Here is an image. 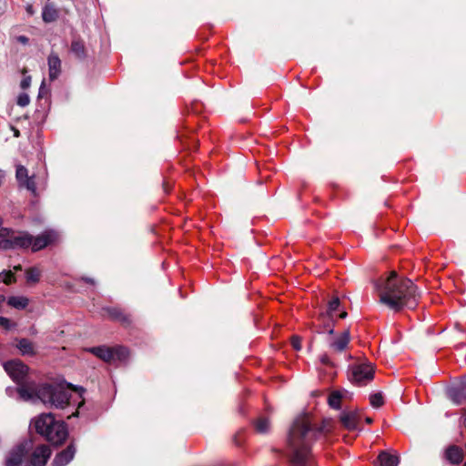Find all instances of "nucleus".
Segmentation results:
<instances>
[{
  "label": "nucleus",
  "instance_id": "obj_1",
  "mask_svg": "<svg viewBox=\"0 0 466 466\" xmlns=\"http://www.w3.org/2000/svg\"><path fill=\"white\" fill-rule=\"evenodd\" d=\"M373 285L379 302L394 311H400L405 307L413 309L420 297L414 283L409 279L399 277L395 271L380 277Z\"/></svg>",
  "mask_w": 466,
  "mask_h": 466
},
{
  "label": "nucleus",
  "instance_id": "obj_2",
  "mask_svg": "<svg viewBox=\"0 0 466 466\" xmlns=\"http://www.w3.org/2000/svg\"><path fill=\"white\" fill-rule=\"evenodd\" d=\"M330 431L329 420H323L320 428L312 426L308 415L297 417L289 430V444L292 451L291 461L295 466H306L310 460V447L318 435Z\"/></svg>",
  "mask_w": 466,
  "mask_h": 466
},
{
  "label": "nucleus",
  "instance_id": "obj_3",
  "mask_svg": "<svg viewBox=\"0 0 466 466\" xmlns=\"http://www.w3.org/2000/svg\"><path fill=\"white\" fill-rule=\"evenodd\" d=\"M71 389L78 391L80 395L84 392L82 387L75 386L68 382H63L57 385H42L38 387L37 397L44 404L64 409L69 402V394L66 389Z\"/></svg>",
  "mask_w": 466,
  "mask_h": 466
},
{
  "label": "nucleus",
  "instance_id": "obj_4",
  "mask_svg": "<svg viewBox=\"0 0 466 466\" xmlns=\"http://www.w3.org/2000/svg\"><path fill=\"white\" fill-rule=\"evenodd\" d=\"M35 427L39 434L55 445L62 444L67 437L66 424L56 420L51 413L40 415L35 420Z\"/></svg>",
  "mask_w": 466,
  "mask_h": 466
},
{
  "label": "nucleus",
  "instance_id": "obj_5",
  "mask_svg": "<svg viewBox=\"0 0 466 466\" xmlns=\"http://www.w3.org/2000/svg\"><path fill=\"white\" fill-rule=\"evenodd\" d=\"M29 244L30 238L28 233H15L7 228H0V249L6 250L25 248Z\"/></svg>",
  "mask_w": 466,
  "mask_h": 466
},
{
  "label": "nucleus",
  "instance_id": "obj_6",
  "mask_svg": "<svg viewBox=\"0 0 466 466\" xmlns=\"http://www.w3.org/2000/svg\"><path fill=\"white\" fill-rule=\"evenodd\" d=\"M89 351L97 358L110 364L123 362L127 360L129 355L128 350L121 346L113 348L106 346L95 347L90 349Z\"/></svg>",
  "mask_w": 466,
  "mask_h": 466
},
{
  "label": "nucleus",
  "instance_id": "obj_7",
  "mask_svg": "<svg viewBox=\"0 0 466 466\" xmlns=\"http://www.w3.org/2000/svg\"><path fill=\"white\" fill-rule=\"evenodd\" d=\"M374 367L370 362H360L351 366V380L353 382L361 384L370 381L373 379Z\"/></svg>",
  "mask_w": 466,
  "mask_h": 466
},
{
  "label": "nucleus",
  "instance_id": "obj_8",
  "mask_svg": "<svg viewBox=\"0 0 466 466\" xmlns=\"http://www.w3.org/2000/svg\"><path fill=\"white\" fill-rule=\"evenodd\" d=\"M4 369L10 378L17 384H22L28 373V367L19 360H14L4 363Z\"/></svg>",
  "mask_w": 466,
  "mask_h": 466
},
{
  "label": "nucleus",
  "instance_id": "obj_9",
  "mask_svg": "<svg viewBox=\"0 0 466 466\" xmlns=\"http://www.w3.org/2000/svg\"><path fill=\"white\" fill-rule=\"evenodd\" d=\"M57 238L58 235L54 230H46L36 238H33L29 235L30 244L25 248H31L33 251H37L55 242Z\"/></svg>",
  "mask_w": 466,
  "mask_h": 466
},
{
  "label": "nucleus",
  "instance_id": "obj_10",
  "mask_svg": "<svg viewBox=\"0 0 466 466\" xmlns=\"http://www.w3.org/2000/svg\"><path fill=\"white\" fill-rule=\"evenodd\" d=\"M15 177L20 187H25L34 196L36 195L35 177L28 175V170L22 165L16 167Z\"/></svg>",
  "mask_w": 466,
  "mask_h": 466
},
{
  "label": "nucleus",
  "instance_id": "obj_11",
  "mask_svg": "<svg viewBox=\"0 0 466 466\" xmlns=\"http://www.w3.org/2000/svg\"><path fill=\"white\" fill-rule=\"evenodd\" d=\"M30 446L29 442H23L15 447L5 459V466H19Z\"/></svg>",
  "mask_w": 466,
  "mask_h": 466
},
{
  "label": "nucleus",
  "instance_id": "obj_12",
  "mask_svg": "<svg viewBox=\"0 0 466 466\" xmlns=\"http://www.w3.org/2000/svg\"><path fill=\"white\" fill-rule=\"evenodd\" d=\"M449 399L456 405L466 402V379L447 390Z\"/></svg>",
  "mask_w": 466,
  "mask_h": 466
},
{
  "label": "nucleus",
  "instance_id": "obj_13",
  "mask_svg": "<svg viewBox=\"0 0 466 466\" xmlns=\"http://www.w3.org/2000/svg\"><path fill=\"white\" fill-rule=\"evenodd\" d=\"M50 455V449L46 445H40L33 452L30 463L27 466H45Z\"/></svg>",
  "mask_w": 466,
  "mask_h": 466
},
{
  "label": "nucleus",
  "instance_id": "obj_14",
  "mask_svg": "<svg viewBox=\"0 0 466 466\" xmlns=\"http://www.w3.org/2000/svg\"><path fill=\"white\" fill-rule=\"evenodd\" d=\"M360 415L356 411H342L339 415V420L345 429L354 431L358 429Z\"/></svg>",
  "mask_w": 466,
  "mask_h": 466
},
{
  "label": "nucleus",
  "instance_id": "obj_15",
  "mask_svg": "<svg viewBox=\"0 0 466 466\" xmlns=\"http://www.w3.org/2000/svg\"><path fill=\"white\" fill-rule=\"evenodd\" d=\"M47 64L49 78L51 81L56 80L61 73V60L56 54L51 53Z\"/></svg>",
  "mask_w": 466,
  "mask_h": 466
},
{
  "label": "nucleus",
  "instance_id": "obj_16",
  "mask_svg": "<svg viewBox=\"0 0 466 466\" xmlns=\"http://www.w3.org/2000/svg\"><path fill=\"white\" fill-rule=\"evenodd\" d=\"M75 453L76 448L73 445H69L66 450L62 451L55 457L53 465L66 466L73 460Z\"/></svg>",
  "mask_w": 466,
  "mask_h": 466
},
{
  "label": "nucleus",
  "instance_id": "obj_17",
  "mask_svg": "<svg viewBox=\"0 0 466 466\" xmlns=\"http://www.w3.org/2000/svg\"><path fill=\"white\" fill-rule=\"evenodd\" d=\"M37 388H35L31 385H24L20 386L16 391L18 394V397L25 401H32L35 402L36 400H39L37 397Z\"/></svg>",
  "mask_w": 466,
  "mask_h": 466
},
{
  "label": "nucleus",
  "instance_id": "obj_18",
  "mask_svg": "<svg viewBox=\"0 0 466 466\" xmlns=\"http://www.w3.org/2000/svg\"><path fill=\"white\" fill-rule=\"evenodd\" d=\"M350 341V331L345 330L339 336L334 339V340L329 342V347L334 351L341 352L343 351Z\"/></svg>",
  "mask_w": 466,
  "mask_h": 466
},
{
  "label": "nucleus",
  "instance_id": "obj_19",
  "mask_svg": "<svg viewBox=\"0 0 466 466\" xmlns=\"http://www.w3.org/2000/svg\"><path fill=\"white\" fill-rule=\"evenodd\" d=\"M15 348L24 356H35L36 353L35 344L27 339H16Z\"/></svg>",
  "mask_w": 466,
  "mask_h": 466
},
{
  "label": "nucleus",
  "instance_id": "obj_20",
  "mask_svg": "<svg viewBox=\"0 0 466 466\" xmlns=\"http://www.w3.org/2000/svg\"><path fill=\"white\" fill-rule=\"evenodd\" d=\"M445 458L452 464H459L463 459V451L457 446H450L445 451Z\"/></svg>",
  "mask_w": 466,
  "mask_h": 466
},
{
  "label": "nucleus",
  "instance_id": "obj_21",
  "mask_svg": "<svg viewBox=\"0 0 466 466\" xmlns=\"http://www.w3.org/2000/svg\"><path fill=\"white\" fill-rule=\"evenodd\" d=\"M42 18L45 23L55 22L58 18V10L53 4H46L42 11Z\"/></svg>",
  "mask_w": 466,
  "mask_h": 466
},
{
  "label": "nucleus",
  "instance_id": "obj_22",
  "mask_svg": "<svg viewBox=\"0 0 466 466\" xmlns=\"http://www.w3.org/2000/svg\"><path fill=\"white\" fill-rule=\"evenodd\" d=\"M7 304L16 309H24L29 304V299L25 296H11L7 299Z\"/></svg>",
  "mask_w": 466,
  "mask_h": 466
},
{
  "label": "nucleus",
  "instance_id": "obj_23",
  "mask_svg": "<svg viewBox=\"0 0 466 466\" xmlns=\"http://www.w3.org/2000/svg\"><path fill=\"white\" fill-rule=\"evenodd\" d=\"M378 460L380 466H398L400 462L398 456L390 454L386 451L380 452Z\"/></svg>",
  "mask_w": 466,
  "mask_h": 466
},
{
  "label": "nucleus",
  "instance_id": "obj_24",
  "mask_svg": "<svg viewBox=\"0 0 466 466\" xmlns=\"http://www.w3.org/2000/svg\"><path fill=\"white\" fill-rule=\"evenodd\" d=\"M339 307H340V301H339V299L338 297H335L333 298L329 302V305H328V309H327V311L325 313H321L320 314V317H325L327 316L328 318L329 319H333L335 313L337 311H339Z\"/></svg>",
  "mask_w": 466,
  "mask_h": 466
},
{
  "label": "nucleus",
  "instance_id": "obj_25",
  "mask_svg": "<svg viewBox=\"0 0 466 466\" xmlns=\"http://www.w3.org/2000/svg\"><path fill=\"white\" fill-rule=\"evenodd\" d=\"M347 391L336 390L330 393L329 397V405L336 410L340 408V401Z\"/></svg>",
  "mask_w": 466,
  "mask_h": 466
},
{
  "label": "nucleus",
  "instance_id": "obj_26",
  "mask_svg": "<svg viewBox=\"0 0 466 466\" xmlns=\"http://www.w3.org/2000/svg\"><path fill=\"white\" fill-rule=\"evenodd\" d=\"M71 51L79 59H83L86 56L85 46L83 42L79 40H74L72 42Z\"/></svg>",
  "mask_w": 466,
  "mask_h": 466
},
{
  "label": "nucleus",
  "instance_id": "obj_27",
  "mask_svg": "<svg viewBox=\"0 0 466 466\" xmlns=\"http://www.w3.org/2000/svg\"><path fill=\"white\" fill-rule=\"evenodd\" d=\"M41 272L36 268H30L25 272V278L28 282L36 283L40 279Z\"/></svg>",
  "mask_w": 466,
  "mask_h": 466
},
{
  "label": "nucleus",
  "instance_id": "obj_28",
  "mask_svg": "<svg viewBox=\"0 0 466 466\" xmlns=\"http://www.w3.org/2000/svg\"><path fill=\"white\" fill-rule=\"evenodd\" d=\"M256 430L259 433H267L269 430V421L266 418H259L256 422Z\"/></svg>",
  "mask_w": 466,
  "mask_h": 466
},
{
  "label": "nucleus",
  "instance_id": "obj_29",
  "mask_svg": "<svg viewBox=\"0 0 466 466\" xmlns=\"http://www.w3.org/2000/svg\"><path fill=\"white\" fill-rule=\"evenodd\" d=\"M370 401L372 407L379 408L383 404V397L380 393H374L370 395Z\"/></svg>",
  "mask_w": 466,
  "mask_h": 466
},
{
  "label": "nucleus",
  "instance_id": "obj_30",
  "mask_svg": "<svg viewBox=\"0 0 466 466\" xmlns=\"http://www.w3.org/2000/svg\"><path fill=\"white\" fill-rule=\"evenodd\" d=\"M16 103L20 106H26L30 103L29 96L26 93L19 94Z\"/></svg>",
  "mask_w": 466,
  "mask_h": 466
},
{
  "label": "nucleus",
  "instance_id": "obj_31",
  "mask_svg": "<svg viewBox=\"0 0 466 466\" xmlns=\"http://www.w3.org/2000/svg\"><path fill=\"white\" fill-rule=\"evenodd\" d=\"M1 275H4L3 281L5 284H10L14 281V275L11 271H4Z\"/></svg>",
  "mask_w": 466,
  "mask_h": 466
},
{
  "label": "nucleus",
  "instance_id": "obj_32",
  "mask_svg": "<svg viewBox=\"0 0 466 466\" xmlns=\"http://www.w3.org/2000/svg\"><path fill=\"white\" fill-rule=\"evenodd\" d=\"M30 85H31V76H25L20 83V86L23 89L28 88L30 86Z\"/></svg>",
  "mask_w": 466,
  "mask_h": 466
},
{
  "label": "nucleus",
  "instance_id": "obj_33",
  "mask_svg": "<svg viewBox=\"0 0 466 466\" xmlns=\"http://www.w3.org/2000/svg\"><path fill=\"white\" fill-rule=\"evenodd\" d=\"M0 325L5 327L6 329H11L12 325L7 318L0 317Z\"/></svg>",
  "mask_w": 466,
  "mask_h": 466
},
{
  "label": "nucleus",
  "instance_id": "obj_34",
  "mask_svg": "<svg viewBox=\"0 0 466 466\" xmlns=\"http://www.w3.org/2000/svg\"><path fill=\"white\" fill-rule=\"evenodd\" d=\"M291 343L296 350H299L301 349L300 339L299 337H293Z\"/></svg>",
  "mask_w": 466,
  "mask_h": 466
},
{
  "label": "nucleus",
  "instance_id": "obj_35",
  "mask_svg": "<svg viewBox=\"0 0 466 466\" xmlns=\"http://www.w3.org/2000/svg\"><path fill=\"white\" fill-rule=\"evenodd\" d=\"M48 93V89L46 87V82L45 80L42 81L40 88H39V94L38 96H44Z\"/></svg>",
  "mask_w": 466,
  "mask_h": 466
},
{
  "label": "nucleus",
  "instance_id": "obj_36",
  "mask_svg": "<svg viewBox=\"0 0 466 466\" xmlns=\"http://www.w3.org/2000/svg\"><path fill=\"white\" fill-rule=\"evenodd\" d=\"M25 10L29 15H33L35 14V9H34L33 5L30 4L26 5Z\"/></svg>",
  "mask_w": 466,
  "mask_h": 466
},
{
  "label": "nucleus",
  "instance_id": "obj_37",
  "mask_svg": "<svg viewBox=\"0 0 466 466\" xmlns=\"http://www.w3.org/2000/svg\"><path fill=\"white\" fill-rule=\"evenodd\" d=\"M320 361H321L323 364H327V365L330 363L329 359V357H328L327 355H323V356H321V358H320Z\"/></svg>",
  "mask_w": 466,
  "mask_h": 466
},
{
  "label": "nucleus",
  "instance_id": "obj_38",
  "mask_svg": "<svg viewBox=\"0 0 466 466\" xmlns=\"http://www.w3.org/2000/svg\"><path fill=\"white\" fill-rule=\"evenodd\" d=\"M18 41L21 42L22 44L25 45L28 43V38L25 35H20V36H18Z\"/></svg>",
  "mask_w": 466,
  "mask_h": 466
},
{
  "label": "nucleus",
  "instance_id": "obj_39",
  "mask_svg": "<svg viewBox=\"0 0 466 466\" xmlns=\"http://www.w3.org/2000/svg\"><path fill=\"white\" fill-rule=\"evenodd\" d=\"M111 314L114 318L116 319H118L119 318V314L117 313V310L116 309H112L111 311Z\"/></svg>",
  "mask_w": 466,
  "mask_h": 466
},
{
  "label": "nucleus",
  "instance_id": "obj_40",
  "mask_svg": "<svg viewBox=\"0 0 466 466\" xmlns=\"http://www.w3.org/2000/svg\"><path fill=\"white\" fill-rule=\"evenodd\" d=\"M347 317V312L345 310H342L340 313H339V318L341 319H345Z\"/></svg>",
  "mask_w": 466,
  "mask_h": 466
},
{
  "label": "nucleus",
  "instance_id": "obj_41",
  "mask_svg": "<svg viewBox=\"0 0 466 466\" xmlns=\"http://www.w3.org/2000/svg\"><path fill=\"white\" fill-rule=\"evenodd\" d=\"M3 178H4V172L2 170H0V185L2 184Z\"/></svg>",
  "mask_w": 466,
  "mask_h": 466
},
{
  "label": "nucleus",
  "instance_id": "obj_42",
  "mask_svg": "<svg viewBox=\"0 0 466 466\" xmlns=\"http://www.w3.org/2000/svg\"><path fill=\"white\" fill-rule=\"evenodd\" d=\"M365 421H366L368 424H370V423H372V419H371V418H370V417H367V418L365 419Z\"/></svg>",
  "mask_w": 466,
  "mask_h": 466
},
{
  "label": "nucleus",
  "instance_id": "obj_43",
  "mask_svg": "<svg viewBox=\"0 0 466 466\" xmlns=\"http://www.w3.org/2000/svg\"><path fill=\"white\" fill-rule=\"evenodd\" d=\"M327 331H328V333H329V335H332V334L334 333V329H333V328H330V329H329Z\"/></svg>",
  "mask_w": 466,
  "mask_h": 466
},
{
  "label": "nucleus",
  "instance_id": "obj_44",
  "mask_svg": "<svg viewBox=\"0 0 466 466\" xmlns=\"http://www.w3.org/2000/svg\"><path fill=\"white\" fill-rule=\"evenodd\" d=\"M86 280L87 282L92 283V284L94 283V281H93L92 279H86Z\"/></svg>",
  "mask_w": 466,
  "mask_h": 466
},
{
  "label": "nucleus",
  "instance_id": "obj_45",
  "mask_svg": "<svg viewBox=\"0 0 466 466\" xmlns=\"http://www.w3.org/2000/svg\"><path fill=\"white\" fill-rule=\"evenodd\" d=\"M6 391H7L9 394H11V393H12V391H13V390H11V389H6Z\"/></svg>",
  "mask_w": 466,
  "mask_h": 466
},
{
  "label": "nucleus",
  "instance_id": "obj_46",
  "mask_svg": "<svg viewBox=\"0 0 466 466\" xmlns=\"http://www.w3.org/2000/svg\"><path fill=\"white\" fill-rule=\"evenodd\" d=\"M77 415H78L77 412H75V413L72 414V416H77Z\"/></svg>",
  "mask_w": 466,
  "mask_h": 466
},
{
  "label": "nucleus",
  "instance_id": "obj_47",
  "mask_svg": "<svg viewBox=\"0 0 466 466\" xmlns=\"http://www.w3.org/2000/svg\"><path fill=\"white\" fill-rule=\"evenodd\" d=\"M15 269H21V267L20 266L19 267H15Z\"/></svg>",
  "mask_w": 466,
  "mask_h": 466
},
{
  "label": "nucleus",
  "instance_id": "obj_48",
  "mask_svg": "<svg viewBox=\"0 0 466 466\" xmlns=\"http://www.w3.org/2000/svg\"><path fill=\"white\" fill-rule=\"evenodd\" d=\"M463 466H466V461H465V463H464V465H463Z\"/></svg>",
  "mask_w": 466,
  "mask_h": 466
}]
</instances>
